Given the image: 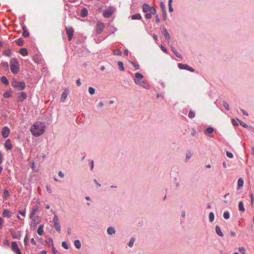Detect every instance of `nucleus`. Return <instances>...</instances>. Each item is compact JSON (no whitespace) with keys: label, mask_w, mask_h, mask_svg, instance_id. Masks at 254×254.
<instances>
[{"label":"nucleus","mask_w":254,"mask_h":254,"mask_svg":"<svg viewBox=\"0 0 254 254\" xmlns=\"http://www.w3.org/2000/svg\"><path fill=\"white\" fill-rule=\"evenodd\" d=\"M143 75L139 73H136L135 74V78L134 79V82L141 87L146 89L149 88V86L144 81L142 80Z\"/></svg>","instance_id":"f257e3e1"},{"label":"nucleus","mask_w":254,"mask_h":254,"mask_svg":"<svg viewBox=\"0 0 254 254\" xmlns=\"http://www.w3.org/2000/svg\"><path fill=\"white\" fill-rule=\"evenodd\" d=\"M19 63L16 59H11L10 61V68L11 72L16 74L19 71Z\"/></svg>","instance_id":"f03ea898"},{"label":"nucleus","mask_w":254,"mask_h":254,"mask_svg":"<svg viewBox=\"0 0 254 254\" xmlns=\"http://www.w3.org/2000/svg\"><path fill=\"white\" fill-rule=\"evenodd\" d=\"M30 130L32 135L36 137L42 135L45 132L44 128H31Z\"/></svg>","instance_id":"7ed1b4c3"},{"label":"nucleus","mask_w":254,"mask_h":254,"mask_svg":"<svg viewBox=\"0 0 254 254\" xmlns=\"http://www.w3.org/2000/svg\"><path fill=\"white\" fill-rule=\"evenodd\" d=\"M11 85L15 88L19 87L21 89H24L25 88V83L24 82H19L16 80H13L11 82Z\"/></svg>","instance_id":"20e7f679"},{"label":"nucleus","mask_w":254,"mask_h":254,"mask_svg":"<svg viewBox=\"0 0 254 254\" xmlns=\"http://www.w3.org/2000/svg\"><path fill=\"white\" fill-rule=\"evenodd\" d=\"M53 223L55 228L60 233L61 232V225L59 218L57 215H55L53 218Z\"/></svg>","instance_id":"39448f33"},{"label":"nucleus","mask_w":254,"mask_h":254,"mask_svg":"<svg viewBox=\"0 0 254 254\" xmlns=\"http://www.w3.org/2000/svg\"><path fill=\"white\" fill-rule=\"evenodd\" d=\"M104 28H105L104 24L102 22H98L97 23V27H96L97 34L101 33L103 31Z\"/></svg>","instance_id":"423d86ee"},{"label":"nucleus","mask_w":254,"mask_h":254,"mask_svg":"<svg viewBox=\"0 0 254 254\" xmlns=\"http://www.w3.org/2000/svg\"><path fill=\"white\" fill-rule=\"evenodd\" d=\"M114 12V9L112 7L106 9L103 13L105 17L108 18L110 17Z\"/></svg>","instance_id":"0eeeda50"},{"label":"nucleus","mask_w":254,"mask_h":254,"mask_svg":"<svg viewBox=\"0 0 254 254\" xmlns=\"http://www.w3.org/2000/svg\"><path fill=\"white\" fill-rule=\"evenodd\" d=\"M27 98V95L24 92H20L17 96V100L18 102H22Z\"/></svg>","instance_id":"6e6552de"},{"label":"nucleus","mask_w":254,"mask_h":254,"mask_svg":"<svg viewBox=\"0 0 254 254\" xmlns=\"http://www.w3.org/2000/svg\"><path fill=\"white\" fill-rule=\"evenodd\" d=\"M11 247L13 252L16 254H21V253L15 242H12L11 243Z\"/></svg>","instance_id":"1a4fd4ad"},{"label":"nucleus","mask_w":254,"mask_h":254,"mask_svg":"<svg viewBox=\"0 0 254 254\" xmlns=\"http://www.w3.org/2000/svg\"><path fill=\"white\" fill-rule=\"evenodd\" d=\"M66 34L68 36V40L72 39L73 35L74 30L72 28H66Z\"/></svg>","instance_id":"9d476101"},{"label":"nucleus","mask_w":254,"mask_h":254,"mask_svg":"<svg viewBox=\"0 0 254 254\" xmlns=\"http://www.w3.org/2000/svg\"><path fill=\"white\" fill-rule=\"evenodd\" d=\"M178 67L180 69H188V70H190V71H192V72L194 71V69L192 67L189 66L187 64H178Z\"/></svg>","instance_id":"9b49d317"},{"label":"nucleus","mask_w":254,"mask_h":254,"mask_svg":"<svg viewBox=\"0 0 254 254\" xmlns=\"http://www.w3.org/2000/svg\"><path fill=\"white\" fill-rule=\"evenodd\" d=\"M10 133L9 128H2L1 134L4 138L7 137Z\"/></svg>","instance_id":"f8f14e48"},{"label":"nucleus","mask_w":254,"mask_h":254,"mask_svg":"<svg viewBox=\"0 0 254 254\" xmlns=\"http://www.w3.org/2000/svg\"><path fill=\"white\" fill-rule=\"evenodd\" d=\"M162 34L164 36L166 40L169 42L170 40V36L167 30L164 29L163 31H162Z\"/></svg>","instance_id":"ddd939ff"},{"label":"nucleus","mask_w":254,"mask_h":254,"mask_svg":"<svg viewBox=\"0 0 254 254\" xmlns=\"http://www.w3.org/2000/svg\"><path fill=\"white\" fill-rule=\"evenodd\" d=\"M4 146L6 149L8 150H11L12 149V146L10 139H8L6 140L4 144Z\"/></svg>","instance_id":"4468645a"},{"label":"nucleus","mask_w":254,"mask_h":254,"mask_svg":"<svg viewBox=\"0 0 254 254\" xmlns=\"http://www.w3.org/2000/svg\"><path fill=\"white\" fill-rule=\"evenodd\" d=\"M2 216L4 217L9 218L11 216V212L8 209H4L2 213Z\"/></svg>","instance_id":"2eb2a0df"},{"label":"nucleus","mask_w":254,"mask_h":254,"mask_svg":"<svg viewBox=\"0 0 254 254\" xmlns=\"http://www.w3.org/2000/svg\"><path fill=\"white\" fill-rule=\"evenodd\" d=\"M215 231H216V232L217 233V234L218 235H219V236L220 237H222L223 236V233H222V232L221 231V228L220 227L217 225L215 227Z\"/></svg>","instance_id":"dca6fc26"},{"label":"nucleus","mask_w":254,"mask_h":254,"mask_svg":"<svg viewBox=\"0 0 254 254\" xmlns=\"http://www.w3.org/2000/svg\"><path fill=\"white\" fill-rule=\"evenodd\" d=\"M142 9L144 12H147L148 11H149L150 6L147 3H144L142 5Z\"/></svg>","instance_id":"f3484780"},{"label":"nucleus","mask_w":254,"mask_h":254,"mask_svg":"<svg viewBox=\"0 0 254 254\" xmlns=\"http://www.w3.org/2000/svg\"><path fill=\"white\" fill-rule=\"evenodd\" d=\"M160 7L162 10V12H163V13L164 15V17L165 18L166 16V8H165V5L163 2H160Z\"/></svg>","instance_id":"a211bd4d"},{"label":"nucleus","mask_w":254,"mask_h":254,"mask_svg":"<svg viewBox=\"0 0 254 254\" xmlns=\"http://www.w3.org/2000/svg\"><path fill=\"white\" fill-rule=\"evenodd\" d=\"M88 11L86 8H84L81 10L80 15L82 17H85L87 16Z\"/></svg>","instance_id":"6ab92c4d"},{"label":"nucleus","mask_w":254,"mask_h":254,"mask_svg":"<svg viewBox=\"0 0 254 254\" xmlns=\"http://www.w3.org/2000/svg\"><path fill=\"white\" fill-rule=\"evenodd\" d=\"M19 53L23 56H27L28 54V51L26 48H21L19 51Z\"/></svg>","instance_id":"aec40b11"},{"label":"nucleus","mask_w":254,"mask_h":254,"mask_svg":"<svg viewBox=\"0 0 254 254\" xmlns=\"http://www.w3.org/2000/svg\"><path fill=\"white\" fill-rule=\"evenodd\" d=\"M22 35L24 37H28L29 36V33L26 29V28L25 26L23 27V33Z\"/></svg>","instance_id":"412c9836"},{"label":"nucleus","mask_w":254,"mask_h":254,"mask_svg":"<svg viewBox=\"0 0 254 254\" xmlns=\"http://www.w3.org/2000/svg\"><path fill=\"white\" fill-rule=\"evenodd\" d=\"M214 131L213 128H206L204 130V133L208 135H210Z\"/></svg>","instance_id":"4be33fe9"},{"label":"nucleus","mask_w":254,"mask_h":254,"mask_svg":"<svg viewBox=\"0 0 254 254\" xmlns=\"http://www.w3.org/2000/svg\"><path fill=\"white\" fill-rule=\"evenodd\" d=\"M67 95H68V92L65 90L64 92H63V93L61 95V99L62 101H64L66 99V98H67Z\"/></svg>","instance_id":"5701e85b"},{"label":"nucleus","mask_w":254,"mask_h":254,"mask_svg":"<svg viewBox=\"0 0 254 254\" xmlns=\"http://www.w3.org/2000/svg\"><path fill=\"white\" fill-rule=\"evenodd\" d=\"M43 225H40L37 230V233L39 235H42L43 233Z\"/></svg>","instance_id":"b1692460"},{"label":"nucleus","mask_w":254,"mask_h":254,"mask_svg":"<svg viewBox=\"0 0 254 254\" xmlns=\"http://www.w3.org/2000/svg\"><path fill=\"white\" fill-rule=\"evenodd\" d=\"M244 185V181L242 178H239L238 180V189L242 188Z\"/></svg>","instance_id":"393cba45"},{"label":"nucleus","mask_w":254,"mask_h":254,"mask_svg":"<svg viewBox=\"0 0 254 254\" xmlns=\"http://www.w3.org/2000/svg\"><path fill=\"white\" fill-rule=\"evenodd\" d=\"M107 232L108 234L112 235L115 233V230L113 227H110L108 228Z\"/></svg>","instance_id":"a878e982"},{"label":"nucleus","mask_w":254,"mask_h":254,"mask_svg":"<svg viewBox=\"0 0 254 254\" xmlns=\"http://www.w3.org/2000/svg\"><path fill=\"white\" fill-rule=\"evenodd\" d=\"M1 82L5 85H8L9 81L5 76H2L0 79Z\"/></svg>","instance_id":"bb28decb"},{"label":"nucleus","mask_w":254,"mask_h":254,"mask_svg":"<svg viewBox=\"0 0 254 254\" xmlns=\"http://www.w3.org/2000/svg\"><path fill=\"white\" fill-rule=\"evenodd\" d=\"M74 245L75 246V247L79 249L81 248V243H80V242L79 240H76L75 241H74Z\"/></svg>","instance_id":"cd10ccee"},{"label":"nucleus","mask_w":254,"mask_h":254,"mask_svg":"<svg viewBox=\"0 0 254 254\" xmlns=\"http://www.w3.org/2000/svg\"><path fill=\"white\" fill-rule=\"evenodd\" d=\"M239 209L240 211L244 212L245 211V207L244 206V204L242 201L239 202Z\"/></svg>","instance_id":"c85d7f7f"},{"label":"nucleus","mask_w":254,"mask_h":254,"mask_svg":"<svg viewBox=\"0 0 254 254\" xmlns=\"http://www.w3.org/2000/svg\"><path fill=\"white\" fill-rule=\"evenodd\" d=\"M118 65L120 68V70L122 71H124L125 70V68H124V64L122 62H118Z\"/></svg>","instance_id":"c756f323"},{"label":"nucleus","mask_w":254,"mask_h":254,"mask_svg":"<svg viewBox=\"0 0 254 254\" xmlns=\"http://www.w3.org/2000/svg\"><path fill=\"white\" fill-rule=\"evenodd\" d=\"M131 18L133 20L140 19L141 18V16L140 14H136L132 15Z\"/></svg>","instance_id":"7c9ffc66"},{"label":"nucleus","mask_w":254,"mask_h":254,"mask_svg":"<svg viewBox=\"0 0 254 254\" xmlns=\"http://www.w3.org/2000/svg\"><path fill=\"white\" fill-rule=\"evenodd\" d=\"M209 221L212 222L214 221V214L212 212H211L209 214Z\"/></svg>","instance_id":"2f4dec72"},{"label":"nucleus","mask_w":254,"mask_h":254,"mask_svg":"<svg viewBox=\"0 0 254 254\" xmlns=\"http://www.w3.org/2000/svg\"><path fill=\"white\" fill-rule=\"evenodd\" d=\"M195 113L192 110H190L188 116L190 118L192 119L195 117Z\"/></svg>","instance_id":"473e14b6"},{"label":"nucleus","mask_w":254,"mask_h":254,"mask_svg":"<svg viewBox=\"0 0 254 254\" xmlns=\"http://www.w3.org/2000/svg\"><path fill=\"white\" fill-rule=\"evenodd\" d=\"M11 96V93L10 91H6L3 94V97L6 98H9Z\"/></svg>","instance_id":"72a5a7b5"},{"label":"nucleus","mask_w":254,"mask_h":254,"mask_svg":"<svg viewBox=\"0 0 254 254\" xmlns=\"http://www.w3.org/2000/svg\"><path fill=\"white\" fill-rule=\"evenodd\" d=\"M9 196V192L7 190H4L3 192V197L4 199H7V197Z\"/></svg>","instance_id":"f704fd0d"},{"label":"nucleus","mask_w":254,"mask_h":254,"mask_svg":"<svg viewBox=\"0 0 254 254\" xmlns=\"http://www.w3.org/2000/svg\"><path fill=\"white\" fill-rule=\"evenodd\" d=\"M113 53L115 55L121 56L122 54L121 51L119 49L114 50Z\"/></svg>","instance_id":"c9c22d12"},{"label":"nucleus","mask_w":254,"mask_h":254,"mask_svg":"<svg viewBox=\"0 0 254 254\" xmlns=\"http://www.w3.org/2000/svg\"><path fill=\"white\" fill-rule=\"evenodd\" d=\"M240 122V121L238 119H232V123L234 126H238L239 125L238 122Z\"/></svg>","instance_id":"e433bc0d"},{"label":"nucleus","mask_w":254,"mask_h":254,"mask_svg":"<svg viewBox=\"0 0 254 254\" xmlns=\"http://www.w3.org/2000/svg\"><path fill=\"white\" fill-rule=\"evenodd\" d=\"M36 211H37V208H34L32 209V211L31 212L30 214V218H32V217L35 215V213H36Z\"/></svg>","instance_id":"4c0bfd02"},{"label":"nucleus","mask_w":254,"mask_h":254,"mask_svg":"<svg viewBox=\"0 0 254 254\" xmlns=\"http://www.w3.org/2000/svg\"><path fill=\"white\" fill-rule=\"evenodd\" d=\"M223 217L225 219H228L230 218V214L228 211H225L223 213Z\"/></svg>","instance_id":"58836bf2"},{"label":"nucleus","mask_w":254,"mask_h":254,"mask_svg":"<svg viewBox=\"0 0 254 254\" xmlns=\"http://www.w3.org/2000/svg\"><path fill=\"white\" fill-rule=\"evenodd\" d=\"M3 54H4V55H5L7 57H10L11 54V51L10 50H7L6 51H5L3 52Z\"/></svg>","instance_id":"ea45409f"},{"label":"nucleus","mask_w":254,"mask_h":254,"mask_svg":"<svg viewBox=\"0 0 254 254\" xmlns=\"http://www.w3.org/2000/svg\"><path fill=\"white\" fill-rule=\"evenodd\" d=\"M134 239L133 238H132L130 239L129 242L128 243V246L130 247H132L134 244Z\"/></svg>","instance_id":"a19ab883"},{"label":"nucleus","mask_w":254,"mask_h":254,"mask_svg":"<svg viewBox=\"0 0 254 254\" xmlns=\"http://www.w3.org/2000/svg\"><path fill=\"white\" fill-rule=\"evenodd\" d=\"M88 91L91 95H93L95 93V90L93 87H89L88 88Z\"/></svg>","instance_id":"79ce46f5"},{"label":"nucleus","mask_w":254,"mask_h":254,"mask_svg":"<svg viewBox=\"0 0 254 254\" xmlns=\"http://www.w3.org/2000/svg\"><path fill=\"white\" fill-rule=\"evenodd\" d=\"M16 43L18 46H21L23 44V42L21 39H18L17 40Z\"/></svg>","instance_id":"37998d69"},{"label":"nucleus","mask_w":254,"mask_h":254,"mask_svg":"<svg viewBox=\"0 0 254 254\" xmlns=\"http://www.w3.org/2000/svg\"><path fill=\"white\" fill-rule=\"evenodd\" d=\"M131 63L133 65V66L134 67L135 69H139L140 66H139V64L133 63V62H131Z\"/></svg>","instance_id":"c03bdc74"},{"label":"nucleus","mask_w":254,"mask_h":254,"mask_svg":"<svg viewBox=\"0 0 254 254\" xmlns=\"http://www.w3.org/2000/svg\"><path fill=\"white\" fill-rule=\"evenodd\" d=\"M172 50H173V53L175 54V55L177 57H178V58H182L181 55L180 54H179V53L176 50H175L173 48H172Z\"/></svg>","instance_id":"a18cd8bd"},{"label":"nucleus","mask_w":254,"mask_h":254,"mask_svg":"<svg viewBox=\"0 0 254 254\" xmlns=\"http://www.w3.org/2000/svg\"><path fill=\"white\" fill-rule=\"evenodd\" d=\"M223 106L227 110H229V106L228 103L225 101L223 102Z\"/></svg>","instance_id":"49530a36"},{"label":"nucleus","mask_w":254,"mask_h":254,"mask_svg":"<svg viewBox=\"0 0 254 254\" xmlns=\"http://www.w3.org/2000/svg\"><path fill=\"white\" fill-rule=\"evenodd\" d=\"M62 247L64 248L65 249L67 250L68 249V246L66 242H63L62 244Z\"/></svg>","instance_id":"de8ad7c7"},{"label":"nucleus","mask_w":254,"mask_h":254,"mask_svg":"<svg viewBox=\"0 0 254 254\" xmlns=\"http://www.w3.org/2000/svg\"><path fill=\"white\" fill-rule=\"evenodd\" d=\"M191 156V154L190 152H188L186 154V161H187Z\"/></svg>","instance_id":"09e8293b"},{"label":"nucleus","mask_w":254,"mask_h":254,"mask_svg":"<svg viewBox=\"0 0 254 254\" xmlns=\"http://www.w3.org/2000/svg\"><path fill=\"white\" fill-rule=\"evenodd\" d=\"M39 124V123L37 122V123H35L34 124H33V126H32V127H38ZM40 125L41 126V127H44V125L43 124L40 123Z\"/></svg>","instance_id":"8fccbe9b"},{"label":"nucleus","mask_w":254,"mask_h":254,"mask_svg":"<svg viewBox=\"0 0 254 254\" xmlns=\"http://www.w3.org/2000/svg\"><path fill=\"white\" fill-rule=\"evenodd\" d=\"M149 12L154 14L156 12V9L153 7H150V9L149 10Z\"/></svg>","instance_id":"3c124183"},{"label":"nucleus","mask_w":254,"mask_h":254,"mask_svg":"<svg viewBox=\"0 0 254 254\" xmlns=\"http://www.w3.org/2000/svg\"><path fill=\"white\" fill-rule=\"evenodd\" d=\"M226 155H227V157H228L229 158H232L233 157V154L230 152H227Z\"/></svg>","instance_id":"603ef678"},{"label":"nucleus","mask_w":254,"mask_h":254,"mask_svg":"<svg viewBox=\"0 0 254 254\" xmlns=\"http://www.w3.org/2000/svg\"><path fill=\"white\" fill-rule=\"evenodd\" d=\"M146 19H150L152 17L151 13H146L145 15Z\"/></svg>","instance_id":"864d4df0"},{"label":"nucleus","mask_w":254,"mask_h":254,"mask_svg":"<svg viewBox=\"0 0 254 254\" xmlns=\"http://www.w3.org/2000/svg\"><path fill=\"white\" fill-rule=\"evenodd\" d=\"M160 48H161V49H162V50L164 52H165V53H167V49H166V48H165L164 46H163L162 45H161V46H160Z\"/></svg>","instance_id":"5fc2aeb1"},{"label":"nucleus","mask_w":254,"mask_h":254,"mask_svg":"<svg viewBox=\"0 0 254 254\" xmlns=\"http://www.w3.org/2000/svg\"><path fill=\"white\" fill-rule=\"evenodd\" d=\"M3 220L0 217V229L1 228L3 224Z\"/></svg>","instance_id":"6e6d98bb"},{"label":"nucleus","mask_w":254,"mask_h":254,"mask_svg":"<svg viewBox=\"0 0 254 254\" xmlns=\"http://www.w3.org/2000/svg\"><path fill=\"white\" fill-rule=\"evenodd\" d=\"M238 250L240 252H246L245 249L243 247L239 248L238 249Z\"/></svg>","instance_id":"4d7b16f0"},{"label":"nucleus","mask_w":254,"mask_h":254,"mask_svg":"<svg viewBox=\"0 0 254 254\" xmlns=\"http://www.w3.org/2000/svg\"><path fill=\"white\" fill-rule=\"evenodd\" d=\"M19 213L21 215H22L23 216H25V211L24 210L23 211H19Z\"/></svg>","instance_id":"13d9d810"},{"label":"nucleus","mask_w":254,"mask_h":254,"mask_svg":"<svg viewBox=\"0 0 254 254\" xmlns=\"http://www.w3.org/2000/svg\"><path fill=\"white\" fill-rule=\"evenodd\" d=\"M31 243L33 245H36V241H35L34 239V238H32L31 239Z\"/></svg>","instance_id":"bf43d9fd"},{"label":"nucleus","mask_w":254,"mask_h":254,"mask_svg":"<svg viewBox=\"0 0 254 254\" xmlns=\"http://www.w3.org/2000/svg\"><path fill=\"white\" fill-rule=\"evenodd\" d=\"M59 174V176L61 177V178H63L64 177V174L63 173H62L61 171H60L58 173Z\"/></svg>","instance_id":"052dcab7"},{"label":"nucleus","mask_w":254,"mask_h":254,"mask_svg":"<svg viewBox=\"0 0 254 254\" xmlns=\"http://www.w3.org/2000/svg\"><path fill=\"white\" fill-rule=\"evenodd\" d=\"M155 21H156V23H159L160 22V19H159V16L158 15L156 16Z\"/></svg>","instance_id":"680f3d73"},{"label":"nucleus","mask_w":254,"mask_h":254,"mask_svg":"<svg viewBox=\"0 0 254 254\" xmlns=\"http://www.w3.org/2000/svg\"><path fill=\"white\" fill-rule=\"evenodd\" d=\"M46 189H47V190L49 192V193H51L52 192V190L50 189V188L48 186H47L46 187Z\"/></svg>","instance_id":"e2e57ef3"},{"label":"nucleus","mask_w":254,"mask_h":254,"mask_svg":"<svg viewBox=\"0 0 254 254\" xmlns=\"http://www.w3.org/2000/svg\"><path fill=\"white\" fill-rule=\"evenodd\" d=\"M76 84H77V85L78 86H80V85H81V82H80V79H77V80H76Z\"/></svg>","instance_id":"0e129e2a"},{"label":"nucleus","mask_w":254,"mask_h":254,"mask_svg":"<svg viewBox=\"0 0 254 254\" xmlns=\"http://www.w3.org/2000/svg\"><path fill=\"white\" fill-rule=\"evenodd\" d=\"M103 105H104L102 101H100L99 103L98 106L99 107H102L103 106Z\"/></svg>","instance_id":"69168bd1"},{"label":"nucleus","mask_w":254,"mask_h":254,"mask_svg":"<svg viewBox=\"0 0 254 254\" xmlns=\"http://www.w3.org/2000/svg\"><path fill=\"white\" fill-rule=\"evenodd\" d=\"M52 254H56V251L55 248L53 247L52 248Z\"/></svg>","instance_id":"338daca9"},{"label":"nucleus","mask_w":254,"mask_h":254,"mask_svg":"<svg viewBox=\"0 0 254 254\" xmlns=\"http://www.w3.org/2000/svg\"><path fill=\"white\" fill-rule=\"evenodd\" d=\"M39 254H47V252L46 251H42Z\"/></svg>","instance_id":"774afa93"}]
</instances>
